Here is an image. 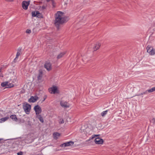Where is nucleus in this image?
<instances>
[{
  "mask_svg": "<svg viewBox=\"0 0 155 155\" xmlns=\"http://www.w3.org/2000/svg\"><path fill=\"white\" fill-rule=\"evenodd\" d=\"M101 44L99 43H97L96 45H95L94 47L93 48L94 51H96L97 50L99 49L101 46Z\"/></svg>",
  "mask_w": 155,
  "mask_h": 155,
  "instance_id": "12",
  "label": "nucleus"
},
{
  "mask_svg": "<svg viewBox=\"0 0 155 155\" xmlns=\"http://www.w3.org/2000/svg\"><path fill=\"white\" fill-rule=\"evenodd\" d=\"M8 84V82H4L2 83L1 84V86L3 87H5L6 86L7 87Z\"/></svg>",
  "mask_w": 155,
  "mask_h": 155,
  "instance_id": "21",
  "label": "nucleus"
},
{
  "mask_svg": "<svg viewBox=\"0 0 155 155\" xmlns=\"http://www.w3.org/2000/svg\"><path fill=\"white\" fill-rule=\"evenodd\" d=\"M21 54V51L20 50H18V52L17 53L16 55V57L14 59V61L15 62H16V61L17 60V59L18 58V57L19 56V55H20Z\"/></svg>",
  "mask_w": 155,
  "mask_h": 155,
  "instance_id": "13",
  "label": "nucleus"
},
{
  "mask_svg": "<svg viewBox=\"0 0 155 155\" xmlns=\"http://www.w3.org/2000/svg\"><path fill=\"white\" fill-rule=\"evenodd\" d=\"M27 124L30 126L31 125V122L30 121H28L27 122Z\"/></svg>",
  "mask_w": 155,
  "mask_h": 155,
  "instance_id": "31",
  "label": "nucleus"
},
{
  "mask_svg": "<svg viewBox=\"0 0 155 155\" xmlns=\"http://www.w3.org/2000/svg\"><path fill=\"white\" fill-rule=\"evenodd\" d=\"M53 136L54 139H58L60 135V134L58 133H55L53 134Z\"/></svg>",
  "mask_w": 155,
  "mask_h": 155,
  "instance_id": "14",
  "label": "nucleus"
},
{
  "mask_svg": "<svg viewBox=\"0 0 155 155\" xmlns=\"http://www.w3.org/2000/svg\"><path fill=\"white\" fill-rule=\"evenodd\" d=\"M38 98V97H37L32 96L28 99V102H34L37 101Z\"/></svg>",
  "mask_w": 155,
  "mask_h": 155,
  "instance_id": "11",
  "label": "nucleus"
},
{
  "mask_svg": "<svg viewBox=\"0 0 155 155\" xmlns=\"http://www.w3.org/2000/svg\"><path fill=\"white\" fill-rule=\"evenodd\" d=\"M44 67L48 71H50L52 68L51 64V63L49 62H47L45 63Z\"/></svg>",
  "mask_w": 155,
  "mask_h": 155,
  "instance_id": "6",
  "label": "nucleus"
},
{
  "mask_svg": "<svg viewBox=\"0 0 155 155\" xmlns=\"http://www.w3.org/2000/svg\"><path fill=\"white\" fill-rule=\"evenodd\" d=\"M10 118L13 120L15 121H17L18 120V119L17 118L16 115H12L10 116Z\"/></svg>",
  "mask_w": 155,
  "mask_h": 155,
  "instance_id": "15",
  "label": "nucleus"
},
{
  "mask_svg": "<svg viewBox=\"0 0 155 155\" xmlns=\"http://www.w3.org/2000/svg\"><path fill=\"white\" fill-rule=\"evenodd\" d=\"M1 69H0V72H1Z\"/></svg>",
  "mask_w": 155,
  "mask_h": 155,
  "instance_id": "35",
  "label": "nucleus"
},
{
  "mask_svg": "<svg viewBox=\"0 0 155 155\" xmlns=\"http://www.w3.org/2000/svg\"><path fill=\"white\" fill-rule=\"evenodd\" d=\"M45 8H46V7L44 5L42 6L41 7V9L42 10H44V9H45Z\"/></svg>",
  "mask_w": 155,
  "mask_h": 155,
  "instance_id": "33",
  "label": "nucleus"
},
{
  "mask_svg": "<svg viewBox=\"0 0 155 155\" xmlns=\"http://www.w3.org/2000/svg\"><path fill=\"white\" fill-rule=\"evenodd\" d=\"M65 54L64 52H61L57 56L58 59H60L62 58L63 56Z\"/></svg>",
  "mask_w": 155,
  "mask_h": 155,
  "instance_id": "18",
  "label": "nucleus"
},
{
  "mask_svg": "<svg viewBox=\"0 0 155 155\" xmlns=\"http://www.w3.org/2000/svg\"><path fill=\"white\" fill-rule=\"evenodd\" d=\"M66 21V18L63 13L58 11L55 14L54 24L58 29L59 28L60 25Z\"/></svg>",
  "mask_w": 155,
  "mask_h": 155,
  "instance_id": "1",
  "label": "nucleus"
},
{
  "mask_svg": "<svg viewBox=\"0 0 155 155\" xmlns=\"http://www.w3.org/2000/svg\"><path fill=\"white\" fill-rule=\"evenodd\" d=\"M147 91L149 93H151L154 91H155V87H153L150 89H148L147 90Z\"/></svg>",
  "mask_w": 155,
  "mask_h": 155,
  "instance_id": "22",
  "label": "nucleus"
},
{
  "mask_svg": "<svg viewBox=\"0 0 155 155\" xmlns=\"http://www.w3.org/2000/svg\"><path fill=\"white\" fill-rule=\"evenodd\" d=\"M148 92L147 91V90L144 92H143V93H141L140 95H143L144 94H145L147 93V92Z\"/></svg>",
  "mask_w": 155,
  "mask_h": 155,
  "instance_id": "32",
  "label": "nucleus"
},
{
  "mask_svg": "<svg viewBox=\"0 0 155 155\" xmlns=\"http://www.w3.org/2000/svg\"><path fill=\"white\" fill-rule=\"evenodd\" d=\"M14 86L13 84H12L10 83L9 84H8L7 87H13Z\"/></svg>",
  "mask_w": 155,
  "mask_h": 155,
  "instance_id": "25",
  "label": "nucleus"
},
{
  "mask_svg": "<svg viewBox=\"0 0 155 155\" xmlns=\"http://www.w3.org/2000/svg\"><path fill=\"white\" fill-rule=\"evenodd\" d=\"M52 6H53V8H54L55 7V4L54 2V0H52Z\"/></svg>",
  "mask_w": 155,
  "mask_h": 155,
  "instance_id": "27",
  "label": "nucleus"
},
{
  "mask_svg": "<svg viewBox=\"0 0 155 155\" xmlns=\"http://www.w3.org/2000/svg\"><path fill=\"white\" fill-rule=\"evenodd\" d=\"M23 108L27 114H28L31 109V106L27 103H24L23 104Z\"/></svg>",
  "mask_w": 155,
  "mask_h": 155,
  "instance_id": "2",
  "label": "nucleus"
},
{
  "mask_svg": "<svg viewBox=\"0 0 155 155\" xmlns=\"http://www.w3.org/2000/svg\"><path fill=\"white\" fill-rule=\"evenodd\" d=\"M98 91H99V90L97 89L95 92V94L96 95H97V96H98V95H99L100 94H99L98 93Z\"/></svg>",
  "mask_w": 155,
  "mask_h": 155,
  "instance_id": "28",
  "label": "nucleus"
},
{
  "mask_svg": "<svg viewBox=\"0 0 155 155\" xmlns=\"http://www.w3.org/2000/svg\"><path fill=\"white\" fill-rule=\"evenodd\" d=\"M42 76V73L41 71H39V74L38 77V80H41Z\"/></svg>",
  "mask_w": 155,
  "mask_h": 155,
  "instance_id": "19",
  "label": "nucleus"
},
{
  "mask_svg": "<svg viewBox=\"0 0 155 155\" xmlns=\"http://www.w3.org/2000/svg\"><path fill=\"white\" fill-rule=\"evenodd\" d=\"M74 144V142L72 141H70L61 144L60 145V147H68L70 146L73 145Z\"/></svg>",
  "mask_w": 155,
  "mask_h": 155,
  "instance_id": "5",
  "label": "nucleus"
},
{
  "mask_svg": "<svg viewBox=\"0 0 155 155\" xmlns=\"http://www.w3.org/2000/svg\"><path fill=\"white\" fill-rule=\"evenodd\" d=\"M60 104L61 106L63 107L68 108L70 107L69 105L66 101H61L60 102Z\"/></svg>",
  "mask_w": 155,
  "mask_h": 155,
  "instance_id": "8",
  "label": "nucleus"
},
{
  "mask_svg": "<svg viewBox=\"0 0 155 155\" xmlns=\"http://www.w3.org/2000/svg\"><path fill=\"white\" fill-rule=\"evenodd\" d=\"M109 111L108 110H107L104 111H103L101 113V115L103 116H104L106 114H107V112Z\"/></svg>",
  "mask_w": 155,
  "mask_h": 155,
  "instance_id": "24",
  "label": "nucleus"
},
{
  "mask_svg": "<svg viewBox=\"0 0 155 155\" xmlns=\"http://www.w3.org/2000/svg\"><path fill=\"white\" fill-rule=\"evenodd\" d=\"M97 135H95V136H97Z\"/></svg>",
  "mask_w": 155,
  "mask_h": 155,
  "instance_id": "36",
  "label": "nucleus"
},
{
  "mask_svg": "<svg viewBox=\"0 0 155 155\" xmlns=\"http://www.w3.org/2000/svg\"><path fill=\"white\" fill-rule=\"evenodd\" d=\"M34 109L37 115L39 114L42 111L41 107L38 105L35 106L34 107Z\"/></svg>",
  "mask_w": 155,
  "mask_h": 155,
  "instance_id": "4",
  "label": "nucleus"
},
{
  "mask_svg": "<svg viewBox=\"0 0 155 155\" xmlns=\"http://www.w3.org/2000/svg\"><path fill=\"white\" fill-rule=\"evenodd\" d=\"M38 118L39 119L40 121L42 123L44 122V120L43 117L41 116V115H38L37 116Z\"/></svg>",
  "mask_w": 155,
  "mask_h": 155,
  "instance_id": "20",
  "label": "nucleus"
},
{
  "mask_svg": "<svg viewBox=\"0 0 155 155\" xmlns=\"http://www.w3.org/2000/svg\"><path fill=\"white\" fill-rule=\"evenodd\" d=\"M29 4V2L23 1L22 3V6L23 9L26 10Z\"/></svg>",
  "mask_w": 155,
  "mask_h": 155,
  "instance_id": "9",
  "label": "nucleus"
},
{
  "mask_svg": "<svg viewBox=\"0 0 155 155\" xmlns=\"http://www.w3.org/2000/svg\"><path fill=\"white\" fill-rule=\"evenodd\" d=\"M32 16L33 17H37L39 18L42 17L41 14L38 11H35L32 12Z\"/></svg>",
  "mask_w": 155,
  "mask_h": 155,
  "instance_id": "7",
  "label": "nucleus"
},
{
  "mask_svg": "<svg viewBox=\"0 0 155 155\" xmlns=\"http://www.w3.org/2000/svg\"><path fill=\"white\" fill-rule=\"evenodd\" d=\"M154 120V123H155V120Z\"/></svg>",
  "mask_w": 155,
  "mask_h": 155,
  "instance_id": "34",
  "label": "nucleus"
},
{
  "mask_svg": "<svg viewBox=\"0 0 155 155\" xmlns=\"http://www.w3.org/2000/svg\"><path fill=\"white\" fill-rule=\"evenodd\" d=\"M26 32L27 33L29 34L31 32V31L30 30L27 29L26 31Z\"/></svg>",
  "mask_w": 155,
  "mask_h": 155,
  "instance_id": "29",
  "label": "nucleus"
},
{
  "mask_svg": "<svg viewBox=\"0 0 155 155\" xmlns=\"http://www.w3.org/2000/svg\"><path fill=\"white\" fill-rule=\"evenodd\" d=\"M152 48H153L152 47H150L149 46H147L146 48L147 52L149 53Z\"/></svg>",
  "mask_w": 155,
  "mask_h": 155,
  "instance_id": "23",
  "label": "nucleus"
},
{
  "mask_svg": "<svg viewBox=\"0 0 155 155\" xmlns=\"http://www.w3.org/2000/svg\"><path fill=\"white\" fill-rule=\"evenodd\" d=\"M9 118V117H6L1 119H0V123H2L7 120Z\"/></svg>",
  "mask_w": 155,
  "mask_h": 155,
  "instance_id": "16",
  "label": "nucleus"
},
{
  "mask_svg": "<svg viewBox=\"0 0 155 155\" xmlns=\"http://www.w3.org/2000/svg\"><path fill=\"white\" fill-rule=\"evenodd\" d=\"M59 123L60 124H63L64 123V121L63 119H61L59 120Z\"/></svg>",
  "mask_w": 155,
  "mask_h": 155,
  "instance_id": "26",
  "label": "nucleus"
},
{
  "mask_svg": "<svg viewBox=\"0 0 155 155\" xmlns=\"http://www.w3.org/2000/svg\"><path fill=\"white\" fill-rule=\"evenodd\" d=\"M149 54L152 55H154L155 54V48H153Z\"/></svg>",
  "mask_w": 155,
  "mask_h": 155,
  "instance_id": "17",
  "label": "nucleus"
},
{
  "mask_svg": "<svg viewBox=\"0 0 155 155\" xmlns=\"http://www.w3.org/2000/svg\"><path fill=\"white\" fill-rule=\"evenodd\" d=\"M18 155H22L23 154V153L22 152H20L17 153Z\"/></svg>",
  "mask_w": 155,
  "mask_h": 155,
  "instance_id": "30",
  "label": "nucleus"
},
{
  "mask_svg": "<svg viewBox=\"0 0 155 155\" xmlns=\"http://www.w3.org/2000/svg\"><path fill=\"white\" fill-rule=\"evenodd\" d=\"M103 140L100 138L98 137L95 139V142L97 144H101L103 143Z\"/></svg>",
  "mask_w": 155,
  "mask_h": 155,
  "instance_id": "10",
  "label": "nucleus"
},
{
  "mask_svg": "<svg viewBox=\"0 0 155 155\" xmlns=\"http://www.w3.org/2000/svg\"><path fill=\"white\" fill-rule=\"evenodd\" d=\"M49 91L51 94H56L59 93L58 87L55 86H53L49 89Z\"/></svg>",
  "mask_w": 155,
  "mask_h": 155,
  "instance_id": "3",
  "label": "nucleus"
}]
</instances>
